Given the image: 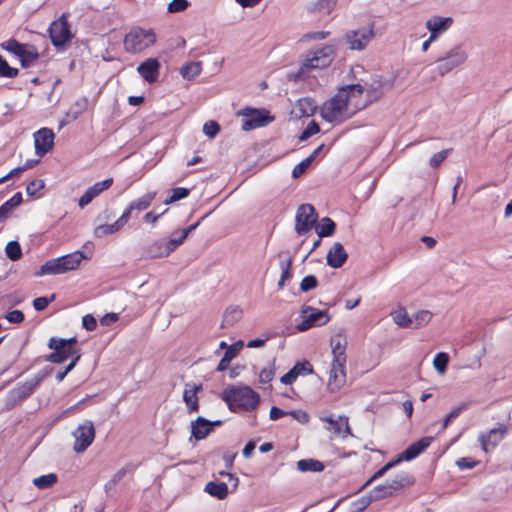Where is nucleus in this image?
Masks as SVG:
<instances>
[{
	"label": "nucleus",
	"mask_w": 512,
	"mask_h": 512,
	"mask_svg": "<svg viewBox=\"0 0 512 512\" xmlns=\"http://www.w3.org/2000/svg\"><path fill=\"white\" fill-rule=\"evenodd\" d=\"M318 215L313 205L302 204L298 207L295 217V231L298 235H304L314 227Z\"/></svg>",
	"instance_id": "nucleus-10"
},
{
	"label": "nucleus",
	"mask_w": 512,
	"mask_h": 512,
	"mask_svg": "<svg viewBox=\"0 0 512 512\" xmlns=\"http://www.w3.org/2000/svg\"><path fill=\"white\" fill-rule=\"evenodd\" d=\"M279 267L281 269V277L278 281V289H283L285 282L292 277L291 267H292V257H288L285 260H281L279 263Z\"/></svg>",
	"instance_id": "nucleus-41"
},
{
	"label": "nucleus",
	"mask_w": 512,
	"mask_h": 512,
	"mask_svg": "<svg viewBox=\"0 0 512 512\" xmlns=\"http://www.w3.org/2000/svg\"><path fill=\"white\" fill-rule=\"evenodd\" d=\"M467 60V54L460 45L454 46L444 56L436 60L437 70L444 76Z\"/></svg>",
	"instance_id": "nucleus-9"
},
{
	"label": "nucleus",
	"mask_w": 512,
	"mask_h": 512,
	"mask_svg": "<svg viewBox=\"0 0 512 512\" xmlns=\"http://www.w3.org/2000/svg\"><path fill=\"white\" fill-rule=\"evenodd\" d=\"M448 363L449 356L445 352L437 353L433 360V366L440 374H443L446 371Z\"/></svg>",
	"instance_id": "nucleus-52"
},
{
	"label": "nucleus",
	"mask_w": 512,
	"mask_h": 512,
	"mask_svg": "<svg viewBox=\"0 0 512 512\" xmlns=\"http://www.w3.org/2000/svg\"><path fill=\"white\" fill-rule=\"evenodd\" d=\"M335 230L336 224L329 217L322 218L320 224L316 226V233L320 238L332 236L335 233Z\"/></svg>",
	"instance_id": "nucleus-36"
},
{
	"label": "nucleus",
	"mask_w": 512,
	"mask_h": 512,
	"mask_svg": "<svg viewBox=\"0 0 512 512\" xmlns=\"http://www.w3.org/2000/svg\"><path fill=\"white\" fill-rule=\"evenodd\" d=\"M23 201L21 192L14 194L8 201L0 206V223L9 218L13 209L18 207Z\"/></svg>",
	"instance_id": "nucleus-27"
},
{
	"label": "nucleus",
	"mask_w": 512,
	"mask_h": 512,
	"mask_svg": "<svg viewBox=\"0 0 512 512\" xmlns=\"http://www.w3.org/2000/svg\"><path fill=\"white\" fill-rule=\"evenodd\" d=\"M433 441V437H423L406 448L396 459L410 461L425 451Z\"/></svg>",
	"instance_id": "nucleus-19"
},
{
	"label": "nucleus",
	"mask_w": 512,
	"mask_h": 512,
	"mask_svg": "<svg viewBox=\"0 0 512 512\" xmlns=\"http://www.w3.org/2000/svg\"><path fill=\"white\" fill-rule=\"evenodd\" d=\"M186 238L187 237H184L183 233L180 230L175 231L172 234V237L168 241H166L170 252H173L177 247H179L185 241Z\"/></svg>",
	"instance_id": "nucleus-57"
},
{
	"label": "nucleus",
	"mask_w": 512,
	"mask_h": 512,
	"mask_svg": "<svg viewBox=\"0 0 512 512\" xmlns=\"http://www.w3.org/2000/svg\"><path fill=\"white\" fill-rule=\"evenodd\" d=\"M400 463V459H394V460H391L389 462H387L383 467H381L378 471H376L364 484L363 486L361 487V489L367 487L368 485H370L373 481H375L376 479L378 478H381L382 476H384L387 471H389L390 469H392L393 467H395L397 464Z\"/></svg>",
	"instance_id": "nucleus-44"
},
{
	"label": "nucleus",
	"mask_w": 512,
	"mask_h": 512,
	"mask_svg": "<svg viewBox=\"0 0 512 512\" xmlns=\"http://www.w3.org/2000/svg\"><path fill=\"white\" fill-rule=\"evenodd\" d=\"M242 310L237 306L228 307L223 315L222 327L232 326L240 320Z\"/></svg>",
	"instance_id": "nucleus-40"
},
{
	"label": "nucleus",
	"mask_w": 512,
	"mask_h": 512,
	"mask_svg": "<svg viewBox=\"0 0 512 512\" xmlns=\"http://www.w3.org/2000/svg\"><path fill=\"white\" fill-rule=\"evenodd\" d=\"M340 90L344 93H349L350 98L355 95H362L365 90V87L361 84H351L340 88Z\"/></svg>",
	"instance_id": "nucleus-64"
},
{
	"label": "nucleus",
	"mask_w": 512,
	"mask_h": 512,
	"mask_svg": "<svg viewBox=\"0 0 512 512\" xmlns=\"http://www.w3.org/2000/svg\"><path fill=\"white\" fill-rule=\"evenodd\" d=\"M156 196V192H148L144 194L139 199H136L130 203V210L136 211H144L146 210L152 203Z\"/></svg>",
	"instance_id": "nucleus-39"
},
{
	"label": "nucleus",
	"mask_w": 512,
	"mask_h": 512,
	"mask_svg": "<svg viewBox=\"0 0 512 512\" xmlns=\"http://www.w3.org/2000/svg\"><path fill=\"white\" fill-rule=\"evenodd\" d=\"M318 286V280L314 275L305 276L300 283V290L306 293Z\"/></svg>",
	"instance_id": "nucleus-59"
},
{
	"label": "nucleus",
	"mask_w": 512,
	"mask_h": 512,
	"mask_svg": "<svg viewBox=\"0 0 512 512\" xmlns=\"http://www.w3.org/2000/svg\"><path fill=\"white\" fill-rule=\"evenodd\" d=\"M297 468L301 472H321L324 470V464L315 459H302L297 462Z\"/></svg>",
	"instance_id": "nucleus-37"
},
{
	"label": "nucleus",
	"mask_w": 512,
	"mask_h": 512,
	"mask_svg": "<svg viewBox=\"0 0 512 512\" xmlns=\"http://www.w3.org/2000/svg\"><path fill=\"white\" fill-rule=\"evenodd\" d=\"M414 483V478L407 472H401L395 476L394 479L386 481V484L390 486L393 493L409 487Z\"/></svg>",
	"instance_id": "nucleus-28"
},
{
	"label": "nucleus",
	"mask_w": 512,
	"mask_h": 512,
	"mask_svg": "<svg viewBox=\"0 0 512 512\" xmlns=\"http://www.w3.org/2000/svg\"><path fill=\"white\" fill-rule=\"evenodd\" d=\"M300 316L302 321L296 326L300 332L307 331L312 327L323 326L330 321V315L326 310H318L308 305L302 307Z\"/></svg>",
	"instance_id": "nucleus-7"
},
{
	"label": "nucleus",
	"mask_w": 512,
	"mask_h": 512,
	"mask_svg": "<svg viewBox=\"0 0 512 512\" xmlns=\"http://www.w3.org/2000/svg\"><path fill=\"white\" fill-rule=\"evenodd\" d=\"M201 73L200 62H190L180 69V74L184 79L192 80Z\"/></svg>",
	"instance_id": "nucleus-42"
},
{
	"label": "nucleus",
	"mask_w": 512,
	"mask_h": 512,
	"mask_svg": "<svg viewBox=\"0 0 512 512\" xmlns=\"http://www.w3.org/2000/svg\"><path fill=\"white\" fill-rule=\"evenodd\" d=\"M348 258V253L344 249L343 245L339 242H335L329 249L326 261L327 265L332 268H340L344 265Z\"/></svg>",
	"instance_id": "nucleus-20"
},
{
	"label": "nucleus",
	"mask_w": 512,
	"mask_h": 512,
	"mask_svg": "<svg viewBox=\"0 0 512 512\" xmlns=\"http://www.w3.org/2000/svg\"><path fill=\"white\" fill-rule=\"evenodd\" d=\"M333 49L330 46L318 49L313 52L312 57L307 58L304 64L296 73L288 74V79L294 82L305 79L309 69H318L327 67L332 62Z\"/></svg>",
	"instance_id": "nucleus-3"
},
{
	"label": "nucleus",
	"mask_w": 512,
	"mask_h": 512,
	"mask_svg": "<svg viewBox=\"0 0 512 512\" xmlns=\"http://www.w3.org/2000/svg\"><path fill=\"white\" fill-rule=\"evenodd\" d=\"M79 350L75 347H66L63 350H59V352H52L46 356L45 360L50 363L61 364L65 362L68 358L74 357L79 354Z\"/></svg>",
	"instance_id": "nucleus-30"
},
{
	"label": "nucleus",
	"mask_w": 512,
	"mask_h": 512,
	"mask_svg": "<svg viewBox=\"0 0 512 512\" xmlns=\"http://www.w3.org/2000/svg\"><path fill=\"white\" fill-rule=\"evenodd\" d=\"M51 42L56 48H63L73 37L67 13H63L50 24L48 29Z\"/></svg>",
	"instance_id": "nucleus-6"
},
{
	"label": "nucleus",
	"mask_w": 512,
	"mask_h": 512,
	"mask_svg": "<svg viewBox=\"0 0 512 512\" xmlns=\"http://www.w3.org/2000/svg\"><path fill=\"white\" fill-rule=\"evenodd\" d=\"M127 474V468L123 467L120 470H118L111 479L105 484L104 488L106 492L111 491L116 487V485L125 477Z\"/></svg>",
	"instance_id": "nucleus-56"
},
{
	"label": "nucleus",
	"mask_w": 512,
	"mask_h": 512,
	"mask_svg": "<svg viewBox=\"0 0 512 512\" xmlns=\"http://www.w3.org/2000/svg\"><path fill=\"white\" fill-rule=\"evenodd\" d=\"M238 115L244 117L241 125L243 131H250L266 126L274 119L265 109L244 108L238 112Z\"/></svg>",
	"instance_id": "nucleus-8"
},
{
	"label": "nucleus",
	"mask_w": 512,
	"mask_h": 512,
	"mask_svg": "<svg viewBox=\"0 0 512 512\" xmlns=\"http://www.w3.org/2000/svg\"><path fill=\"white\" fill-rule=\"evenodd\" d=\"M85 258V255L80 251H75L60 257L65 273L76 269Z\"/></svg>",
	"instance_id": "nucleus-32"
},
{
	"label": "nucleus",
	"mask_w": 512,
	"mask_h": 512,
	"mask_svg": "<svg viewBox=\"0 0 512 512\" xmlns=\"http://www.w3.org/2000/svg\"><path fill=\"white\" fill-rule=\"evenodd\" d=\"M156 41V35L152 29L133 27L124 38L125 50L129 53H139L152 46Z\"/></svg>",
	"instance_id": "nucleus-5"
},
{
	"label": "nucleus",
	"mask_w": 512,
	"mask_h": 512,
	"mask_svg": "<svg viewBox=\"0 0 512 512\" xmlns=\"http://www.w3.org/2000/svg\"><path fill=\"white\" fill-rule=\"evenodd\" d=\"M168 245L164 240H157L149 245L146 249V256L149 258H162L170 254Z\"/></svg>",
	"instance_id": "nucleus-29"
},
{
	"label": "nucleus",
	"mask_w": 512,
	"mask_h": 512,
	"mask_svg": "<svg viewBox=\"0 0 512 512\" xmlns=\"http://www.w3.org/2000/svg\"><path fill=\"white\" fill-rule=\"evenodd\" d=\"M342 335L339 333L336 337L331 338V348L333 354V362H336L338 366L340 363H346V339L341 340Z\"/></svg>",
	"instance_id": "nucleus-24"
},
{
	"label": "nucleus",
	"mask_w": 512,
	"mask_h": 512,
	"mask_svg": "<svg viewBox=\"0 0 512 512\" xmlns=\"http://www.w3.org/2000/svg\"><path fill=\"white\" fill-rule=\"evenodd\" d=\"M320 131L319 125L315 121H311L299 136L300 141H306L308 138Z\"/></svg>",
	"instance_id": "nucleus-61"
},
{
	"label": "nucleus",
	"mask_w": 512,
	"mask_h": 512,
	"mask_svg": "<svg viewBox=\"0 0 512 512\" xmlns=\"http://www.w3.org/2000/svg\"><path fill=\"white\" fill-rule=\"evenodd\" d=\"M50 372L51 369L44 368L32 379H29L24 383H18L8 394V401L10 405L15 407L30 397Z\"/></svg>",
	"instance_id": "nucleus-4"
},
{
	"label": "nucleus",
	"mask_w": 512,
	"mask_h": 512,
	"mask_svg": "<svg viewBox=\"0 0 512 512\" xmlns=\"http://www.w3.org/2000/svg\"><path fill=\"white\" fill-rule=\"evenodd\" d=\"M57 482V475L50 473L33 480V484L39 489H47Z\"/></svg>",
	"instance_id": "nucleus-48"
},
{
	"label": "nucleus",
	"mask_w": 512,
	"mask_h": 512,
	"mask_svg": "<svg viewBox=\"0 0 512 512\" xmlns=\"http://www.w3.org/2000/svg\"><path fill=\"white\" fill-rule=\"evenodd\" d=\"M171 192V196L164 201L166 205L188 197L190 194V189L184 187H177L173 188Z\"/></svg>",
	"instance_id": "nucleus-54"
},
{
	"label": "nucleus",
	"mask_w": 512,
	"mask_h": 512,
	"mask_svg": "<svg viewBox=\"0 0 512 512\" xmlns=\"http://www.w3.org/2000/svg\"><path fill=\"white\" fill-rule=\"evenodd\" d=\"M121 226L117 221L112 224L100 223L94 228V236L96 238H102L110 234H114L121 230Z\"/></svg>",
	"instance_id": "nucleus-38"
},
{
	"label": "nucleus",
	"mask_w": 512,
	"mask_h": 512,
	"mask_svg": "<svg viewBox=\"0 0 512 512\" xmlns=\"http://www.w3.org/2000/svg\"><path fill=\"white\" fill-rule=\"evenodd\" d=\"M298 117L312 116L316 110V105L311 98H301L296 103Z\"/></svg>",
	"instance_id": "nucleus-34"
},
{
	"label": "nucleus",
	"mask_w": 512,
	"mask_h": 512,
	"mask_svg": "<svg viewBox=\"0 0 512 512\" xmlns=\"http://www.w3.org/2000/svg\"><path fill=\"white\" fill-rule=\"evenodd\" d=\"M65 273L60 257L50 259L40 266L35 276L58 275Z\"/></svg>",
	"instance_id": "nucleus-25"
},
{
	"label": "nucleus",
	"mask_w": 512,
	"mask_h": 512,
	"mask_svg": "<svg viewBox=\"0 0 512 512\" xmlns=\"http://www.w3.org/2000/svg\"><path fill=\"white\" fill-rule=\"evenodd\" d=\"M18 58L21 62V66L28 68L39 58V53L34 45L26 44Z\"/></svg>",
	"instance_id": "nucleus-31"
},
{
	"label": "nucleus",
	"mask_w": 512,
	"mask_h": 512,
	"mask_svg": "<svg viewBox=\"0 0 512 512\" xmlns=\"http://www.w3.org/2000/svg\"><path fill=\"white\" fill-rule=\"evenodd\" d=\"M56 298L55 294H52L49 298L48 297H38L33 300V307L37 311L44 310L50 302L54 301Z\"/></svg>",
	"instance_id": "nucleus-63"
},
{
	"label": "nucleus",
	"mask_w": 512,
	"mask_h": 512,
	"mask_svg": "<svg viewBox=\"0 0 512 512\" xmlns=\"http://www.w3.org/2000/svg\"><path fill=\"white\" fill-rule=\"evenodd\" d=\"M395 323L402 328H412L413 319L404 309H400L393 315Z\"/></svg>",
	"instance_id": "nucleus-49"
},
{
	"label": "nucleus",
	"mask_w": 512,
	"mask_h": 512,
	"mask_svg": "<svg viewBox=\"0 0 512 512\" xmlns=\"http://www.w3.org/2000/svg\"><path fill=\"white\" fill-rule=\"evenodd\" d=\"M349 93H344L340 89L331 99L327 100L321 107V117L330 123H341L350 116H346L348 107Z\"/></svg>",
	"instance_id": "nucleus-2"
},
{
	"label": "nucleus",
	"mask_w": 512,
	"mask_h": 512,
	"mask_svg": "<svg viewBox=\"0 0 512 512\" xmlns=\"http://www.w3.org/2000/svg\"><path fill=\"white\" fill-rule=\"evenodd\" d=\"M19 74L17 68L11 67L8 62L0 55V76L6 78H15Z\"/></svg>",
	"instance_id": "nucleus-53"
},
{
	"label": "nucleus",
	"mask_w": 512,
	"mask_h": 512,
	"mask_svg": "<svg viewBox=\"0 0 512 512\" xmlns=\"http://www.w3.org/2000/svg\"><path fill=\"white\" fill-rule=\"evenodd\" d=\"M210 420H207L204 417H197L195 420L191 421V436L196 440H202L206 438L211 432L212 428L210 427Z\"/></svg>",
	"instance_id": "nucleus-23"
},
{
	"label": "nucleus",
	"mask_w": 512,
	"mask_h": 512,
	"mask_svg": "<svg viewBox=\"0 0 512 512\" xmlns=\"http://www.w3.org/2000/svg\"><path fill=\"white\" fill-rule=\"evenodd\" d=\"M242 346L243 341L239 340L238 342L227 347L224 356L218 363L217 371H225L228 368L232 359H234L238 355Z\"/></svg>",
	"instance_id": "nucleus-26"
},
{
	"label": "nucleus",
	"mask_w": 512,
	"mask_h": 512,
	"mask_svg": "<svg viewBox=\"0 0 512 512\" xmlns=\"http://www.w3.org/2000/svg\"><path fill=\"white\" fill-rule=\"evenodd\" d=\"M113 184V178H107L104 181L97 182L89 187L84 194L80 197L78 205L80 208L87 206L94 198L100 195L103 191L109 189Z\"/></svg>",
	"instance_id": "nucleus-18"
},
{
	"label": "nucleus",
	"mask_w": 512,
	"mask_h": 512,
	"mask_svg": "<svg viewBox=\"0 0 512 512\" xmlns=\"http://www.w3.org/2000/svg\"><path fill=\"white\" fill-rule=\"evenodd\" d=\"M329 430H331L335 435H350V427L348 424V418L347 417H339L338 420L334 422V425H331V427H328Z\"/></svg>",
	"instance_id": "nucleus-43"
},
{
	"label": "nucleus",
	"mask_w": 512,
	"mask_h": 512,
	"mask_svg": "<svg viewBox=\"0 0 512 512\" xmlns=\"http://www.w3.org/2000/svg\"><path fill=\"white\" fill-rule=\"evenodd\" d=\"M220 131V125L214 120H210L203 125V132L209 138H214Z\"/></svg>",
	"instance_id": "nucleus-62"
},
{
	"label": "nucleus",
	"mask_w": 512,
	"mask_h": 512,
	"mask_svg": "<svg viewBox=\"0 0 512 512\" xmlns=\"http://www.w3.org/2000/svg\"><path fill=\"white\" fill-rule=\"evenodd\" d=\"M222 400L232 412L240 410L251 412L258 407L260 396L249 386L230 385L224 389Z\"/></svg>",
	"instance_id": "nucleus-1"
},
{
	"label": "nucleus",
	"mask_w": 512,
	"mask_h": 512,
	"mask_svg": "<svg viewBox=\"0 0 512 512\" xmlns=\"http://www.w3.org/2000/svg\"><path fill=\"white\" fill-rule=\"evenodd\" d=\"M205 491L219 500H223L228 495V486L224 482L210 481L205 486Z\"/></svg>",
	"instance_id": "nucleus-33"
},
{
	"label": "nucleus",
	"mask_w": 512,
	"mask_h": 512,
	"mask_svg": "<svg viewBox=\"0 0 512 512\" xmlns=\"http://www.w3.org/2000/svg\"><path fill=\"white\" fill-rule=\"evenodd\" d=\"M452 148L444 149L438 153H435L430 159H429V166L433 169L438 168L444 160L450 155L452 152Z\"/></svg>",
	"instance_id": "nucleus-55"
},
{
	"label": "nucleus",
	"mask_w": 512,
	"mask_h": 512,
	"mask_svg": "<svg viewBox=\"0 0 512 512\" xmlns=\"http://www.w3.org/2000/svg\"><path fill=\"white\" fill-rule=\"evenodd\" d=\"M470 407L469 402H462L455 408H453L444 418L442 427L447 428L448 425L456 419L462 412L466 411Z\"/></svg>",
	"instance_id": "nucleus-45"
},
{
	"label": "nucleus",
	"mask_w": 512,
	"mask_h": 512,
	"mask_svg": "<svg viewBox=\"0 0 512 512\" xmlns=\"http://www.w3.org/2000/svg\"><path fill=\"white\" fill-rule=\"evenodd\" d=\"M393 494L394 493L392 492L390 486L387 485L386 482L384 484L378 485L370 491L367 498L360 500L361 507L359 509L362 510L368 506L370 502L390 497Z\"/></svg>",
	"instance_id": "nucleus-22"
},
{
	"label": "nucleus",
	"mask_w": 512,
	"mask_h": 512,
	"mask_svg": "<svg viewBox=\"0 0 512 512\" xmlns=\"http://www.w3.org/2000/svg\"><path fill=\"white\" fill-rule=\"evenodd\" d=\"M373 37L374 30L373 27H370L350 31L346 34L345 39L351 50H363Z\"/></svg>",
	"instance_id": "nucleus-12"
},
{
	"label": "nucleus",
	"mask_w": 512,
	"mask_h": 512,
	"mask_svg": "<svg viewBox=\"0 0 512 512\" xmlns=\"http://www.w3.org/2000/svg\"><path fill=\"white\" fill-rule=\"evenodd\" d=\"M411 318L413 319L412 328L417 329L430 322L432 313L428 310H421L413 314Z\"/></svg>",
	"instance_id": "nucleus-46"
},
{
	"label": "nucleus",
	"mask_w": 512,
	"mask_h": 512,
	"mask_svg": "<svg viewBox=\"0 0 512 512\" xmlns=\"http://www.w3.org/2000/svg\"><path fill=\"white\" fill-rule=\"evenodd\" d=\"M203 389L202 385L186 384V388L183 393V401L185 402L188 412H197L199 410L197 392Z\"/></svg>",
	"instance_id": "nucleus-21"
},
{
	"label": "nucleus",
	"mask_w": 512,
	"mask_h": 512,
	"mask_svg": "<svg viewBox=\"0 0 512 512\" xmlns=\"http://www.w3.org/2000/svg\"><path fill=\"white\" fill-rule=\"evenodd\" d=\"M6 256L11 261H17L22 256V249L18 241H10L5 247Z\"/></svg>",
	"instance_id": "nucleus-47"
},
{
	"label": "nucleus",
	"mask_w": 512,
	"mask_h": 512,
	"mask_svg": "<svg viewBox=\"0 0 512 512\" xmlns=\"http://www.w3.org/2000/svg\"><path fill=\"white\" fill-rule=\"evenodd\" d=\"M54 133L49 128H41L34 133L35 153L42 157L48 153L54 145Z\"/></svg>",
	"instance_id": "nucleus-14"
},
{
	"label": "nucleus",
	"mask_w": 512,
	"mask_h": 512,
	"mask_svg": "<svg viewBox=\"0 0 512 512\" xmlns=\"http://www.w3.org/2000/svg\"><path fill=\"white\" fill-rule=\"evenodd\" d=\"M508 428L504 424H499L498 427L491 429L487 433H481L478 437L480 445L485 452L490 448H495L506 436Z\"/></svg>",
	"instance_id": "nucleus-13"
},
{
	"label": "nucleus",
	"mask_w": 512,
	"mask_h": 512,
	"mask_svg": "<svg viewBox=\"0 0 512 512\" xmlns=\"http://www.w3.org/2000/svg\"><path fill=\"white\" fill-rule=\"evenodd\" d=\"M452 17H441L434 15L426 23V29L430 32V40H437L438 37L446 32L453 24Z\"/></svg>",
	"instance_id": "nucleus-15"
},
{
	"label": "nucleus",
	"mask_w": 512,
	"mask_h": 512,
	"mask_svg": "<svg viewBox=\"0 0 512 512\" xmlns=\"http://www.w3.org/2000/svg\"><path fill=\"white\" fill-rule=\"evenodd\" d=\"M383 81L380 76H375L370 84H366L367 96L370 102L380 99L383 95L382 92Z\"/></svg>",
	"instance_id": "nucleus-35"
},
{
	"label": "nucleus",
	"mask_w": 512,
	"mask_h": 512,
	"mask_svg": "<svg viewBox=\"0 0 512 512\" xmlns=\"http://www.w3.org/2000/svg\"><path fill=\"white\" fill-rule=\"evenodd\" d=\"M87 106L88 99L82 97L75 102L74 107L67 113V116L71 117L72 120H76L87 109Z\"/></svg>",
	"instance_id": "nucleus-50"
},
{
	"label": "nucleus",
	"mask_w": 512,
	"mask_h": 512,
	"mask_svg": "<svg viewBox=\"0 0 512 512\" xmlns=\"http://www.w3.org/2000/svg\"><path fill=\"white\" fill-rule=\"evenodd\" d=\"M161 64L156 58H148L137 67V72L148 83L157 81Z\"/></svg>",
	"instance_id": "nucleus-16"
},
{
	"label": "nucleus",
	"mask_w": 512,
	"mask_h": 512,
	"mask_svg": "<svg viewBox=\"0 0 512 512\" xmlns=\"http://www.w3.org/2000/svg\"><path fill=\"white\" fill-rule=\"evenodd\" d=\"M26 44L18 42L16 39H9L6 42L1 44L2 49L14 54L15 56H19L23 48H25Z\"/></svg>",
	"instance_id": "nucleus-51"
},
{
	"label": "nucleus",
	"mask_w": 512,
	"mask_h": 512,
	"mask_svg": "<svg viewBox=\"0 0 512 512\" xmlns=\"http://www.w3.org/2000/svg\"><path fill=\"white\" fill-rule=\"evenodd\" d=\"M345 364L340 363L338 366L336 362L332 361L328 380V390L330 392L339 391L346 383Z\"/></svg>",
	"instance_id": "nucleus-17"
},
{
	"label": "nucleus",
	"mask_w": 512,
	"mask_h": 512,
	"mask_svg": "<svg viewBox=\"0 0 512 512\" xmlns=\"http://www.w3.org/2000/svg\"><path fill=\"white\" fill-rule=\"evenodd\" d=\"M189 6L188 0H172L167 6V11L169 13H179L185 11Z\"/></svg>",
	"instance_id": "nucleus-58"
},
{
	"label": "nucleus",
	"mask_w": 512,
	"mask_h": 512,
	"mask_svg": "<svg viewBox=\"0 0 512 512\" xmlns=\"http://www.w3.org/2000/svg\"><path fill=\"white\" fill-rule=\"evenodd\" d=\"M75 438L73 449L76 453H83L92 444L95 438L94 424L90 420L84 421L73 432Z\"/></svg>",
	"instance_id": "nucleus-11"
},
{
	"label": "nucleus",
	"mask_w": 512,
	"mask_h": 512,
	"mask_svg": "<svg viewBox=\"0 0 512 512\" xmlns=\"http://www.w3.org/2000/svg\"><path fill=\"white\" fill-rule=\"evenodd\" d=\"M312 164L311 158H305L298 163L292 170V177L297 179L302 176Z\"/></svg>",
	"instance_id": "nucleus-60"
}]
</instances>
